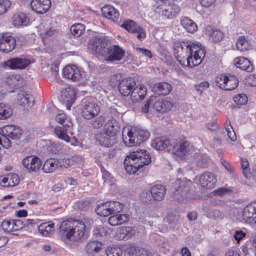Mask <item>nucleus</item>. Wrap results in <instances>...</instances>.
I'll return each instance as SVG.
<instances>
[{
	"mask_svg": "<svg viewBox=\"0 0 256 256\" xmlns=\"http://www.w3.org/2000/svg\"><path fill=\"white\" fill-rule=\"evenodd\" d=\"M150 162L151 157L149 153L145 150H139L126 156L124 164L128 174H134L144 170L146 166Z\"/></svg>",
	"mask_w": 256,
	"mask_h": 256,
	"instance_id": "nucleus-1",
	"label": "nucleus"
},
{
	"mask_svg": "<svg viewBox=\"0 0 256 256\" xmlns=\"http://www.w3.org/2000/svg\"><path fill=\"white\" fill-rule=\"evenodd\" d=\"M60 231L62 236L70 240L78 242L84 237L86 226L82 220L69 219L61 223Z\"/></svg>",
	"mask_w": 256,
	"mask_h": 256,
	"instance_id": "nucleus-2",
	"label": "nucleus"
},
{
	"mask_svg": "<svg viewBox=\"0 0 256 256\" xmlns=\"http://www.w3.org/2000/svg\"><path fill=\"white\" fill-rule=\"evenodd\" d=\"M150 136V132L146 130L137 128L134 132L130 130L127 132L126 136L123 134L122 140L126 146H132L145 142Z\"/></svg>",
	"mask_w": 256,
	"mask_h": 256,
	"instance_id": "nucleus-3",
	"label": "nucleus"
},
{
	"mask_svg": "<svg viewBox=\"0 0 256 256\" xmlns=\"http://www.w3.org/2000/svg\"><path fill=\"white\" fill-rule=\"evenodd\" d=\"M80 106L82 116L88 120L96 116L100 111L99 105L90 97L84 98L81 101Z\"/></svg>",
	"mask_w": 256,
	"mask_h": 256,
	"instance_id": "nucleus-4",
	"label": "nucleus"
},
{
	"mask_svg": "<svg viewBox=\"0 0 256 256\" xmlns=\"http://www.w3.org/2000/svg\"><path fill=\"white\" fill-rule=\"evenodd\" d=\"M187 42H176L174 44V54L176 60L182 66H188L190 62L192 60V56L190 54Z\"/></svg>",
	"mask_w": 256,
	"mask_h": 256,
	"instance_id": "nucleus-5",
	"label": "nucleus"
},
{
	"mask_svg": "<svg viewBox=\"0 0 256 256\" xmlns=\"http://www.w3.org/2000/svg\"><path fill=\"white\" fill-rule=\"evenodd\" d=\"M192 182L186 178H177L172 188V196L176 200H181L186 196Z\"/></svg>",
	"mask_w": 256,
	"mask_h": 256,
	"instance_id": "nucleus-6",
	"label": "nucleus"
},
{
	"mask_svg": "<svg viewBox=\"0 0 256 256\" xmlns=\"http://www.w3.org/2000/svg\"><path fill=\"white\" fill-rule=\"evenodd\" d=\"M215 82L217 86L225 90H232L235 89L239 82L237 76L230 74L218 75L216 78Z\"/></svg>",
	"mask_w": 256,
	"mask_h": 256,
	"instance_id": "nucleus-7",
	"label": "nucleus"
},
{
	"mask_svg": "<svg viewBox=\"0 0 256 256\" xmlns=\"http://www.w3.org/2000/svg\"><path fill=\"white\" fill-rule=\"evenodd\" d=\"M168 0H160L155 9L156 13L161 14L164 19H172L179 12L180 8L174 4H166Z\"/></svg>",
	"mask_w": 256,
	"mask_h": 256,
	"instance_id": "nucleus-8",
	"label": "nucleus"
},
{
	"mask_svg": "<svg viewBox=\"0 0 256 256\" xmlns=\"http://www.w3.org/2000/svg\"><path fill=\"white\" fill-rule=\"evenodd\" d=\"M31 64L30 59L28 56L10 58L2 64V68L10 70H24Z\"/></svg>",
	"mask_w": 256,
	"mask_h": 256,
	"instance_id": "nucleus-9",
	"label": "nucleus"
},
{
	"mask_svg": "<svg viewBox=\"0 0 256 256\" xmlns=\"http://www.w3.org/2000/svg\"><path fill=\"white\" fill-rule=\"evenodd\" d=\"M106 54H103L106 61L116 62L122 60L124 54V51L118 46H108L107 47Z\"/></svg>",
	"mask_w": 256,
	"mask_h": 256,
	"instance_id": "nucleus-10",
	"label": "nucleus"
},
{
	"mask_svg": "<svg viewBox=\"0 0 256 256\" xmlns=\"http://www.w3.org/2000/svg\"><path fill=\"white\" fill-rule=\"evenodd\" d=\"M72 127V124H66L65 125L56 126L54 130V132L58 138L68 142H70V135L73 134Z\"/></svg>",
	"mask_w": 256,
	"mask_h": 256,
	"instance_id": "nucleus-11",
	"label": "nucleus"
},
{
	"mask_svg": "<svg viewBox=\"0 0 256 256\" xmlns=\"http://www.w3.org/2000/svg\"><path fill=\"white\" fill-rule=\"evenodd\" d=\"M122 27L129 32L136 34V38L140 40H143L146 38V32L144 29L132 20L125 21L122 24Z\"/></svg>",
	"mask_w": 256,
	"mask_h": 256,
	"instance_id": "nucleus-12",
	"label": "nucleus"
},
{
	"mask_svg": "<svg viewBox=\"0 0 256 256\" xmlns=\"http://www.w3.org/2000/svg\"><path fill=\"white\" fill-rule=\"evenodd\" d=\"M242 219L247 224L256 223V201L250 203L244 208Z\"/></svg>",
	"mask_w": 256,
	"mask_h": 256,
	"instance_id": "nucleus-13",
	"label": "nucleus"
},
{
	"mask_svg": "<svg viewBox=\"0 0 256 256\" xmlns=\"http://www.w3.org/2000/svg\"><path fill=\"white\" fill-rule=\"evenodd\" d=\"M16 45L15 38L8 34H4L0 36V50L8 53L14 48Z\"/></svg>",
	"mask_w": 256,
	"mask_h": 256,
	"instance_id": "nucleus-14",
	"label": "nucleus"
},
{
	"mask_svg": "<svg viewBox=\"0 0 256 256\" xmlns=\"http://www.w3.org/2000/svg\"><path fill=\"white\" fill-rule=\"evenodd\" d=\"M22 163L24 168L31 172H38L42 162L38 157L35 156H30L24 158L22 160Z\"/></svg>",
	"mask_w": 256,
	"mask_h": 256,
	"instance_id": "nucleus-15",
	"label": "nucleus"
},
{
	"mask_svg": "<svg viewBox=\"0 0 256 256\" xmlns=\"http://www.w3.org/2000/svg\"><path fill=\"white\" fill-rule=\"evenodd\" d=\"M91 48L94 50L96 53L100 55L103 56L106 53V50L108 46V44L106 40L101 37H94L90 42Z\"/></svg>",
	"mask_w": 256,
	"mask_h": 256,
	"instance_id": "nucleus-16",
	"label": "nucleus"
},
{
	"mask_svg": "<svg viewBox=\"0 0 256 256\" xmlns=\"http://www.w3.org/2000/svg\"><path fill=\"white\" fill-rule=\"evenodd\" d=\"M135 85V80L132 78L122 79L118 84V91L122 95L128 96L132 91Z\"/></svg>",
	"mask_w": 256,
	"mask_h": 256,
	"instance_id": "nucleus-17",
	"label": "nucleus"
},
{
	"mask_svg": "<svg viewBox=\"0 0 256 256\" xmlns=\"http://www.w3.org/2000/svg\"><path fill=\"white\" fill-rule=\"evenodd\" d=\"M217 182L216 176L210 172L202 174L199 178L200 185L206 188L211 189L214 188Z\"/></svg>",
	"mask_w": 256,
	"mask_h": 256,
	"instance_id": "nucleus-18",
	"label": "nucleus"
},
{
	"mask_svg": "<svg viewBox=\"0 0 256 256\" xmlns=\"http://www.w3.org/2000/svg\"><path fill=\"white\" fill-rule=\"evenodd\" d=\"M172 140L166 136H162L154 140L151 144L152 146L158 150H166L170 152L172 148Z\"/></svg>",
	"mask_w": 256,
	"mask_h": 256,
	"instance_id": "nucleus-19",
	"label": "nucleus"
},
{
	"mask_svg": "<svg viewBox=\"0 0 256 256\" xmlns=\"http://www.w3.org/2000/svg\"><path fill=\"white\" fill-rule=\"evenodd\" d=\"M60 99L62 103L65 104L66 108L70 110L76 99L74 90L70 88H66L64 89L61 92Z\"/></svg>",
	"mask_w": 256,
	"mask_h": 256,
	"instance_id": "nucleus-20",
	"label": "nucleus"
},
{
	"mask_svg": "<svg viewBox=\"0 0 256 256\" xmlns=\"http://www.w3.org/2000/svg\"><path fill=\"white\" fill-rule=\"evenodd\" d=\"M50 6V0H32L30 2L32 10L39 14L46 13Z\"/></svg>",
	"mask_w": 256,
	"mask_h": 256,
	"instance_id": "nucleus-21",
	"label": "nucleus"
},
{
	"mask_svg": "<svg viewBox=\"0 0 256 256\" xmlns=\"http://www.w3.org/2000/svg\"><path fill=\"white\" fill-rule=\"evenodd\" d=\"M96 139L100 144L106 147L112 146L117 142L116 136L110 135L104 130L96 134Z\"/></svg>",
	"mask_w": 256,
	"mask_h": 256,
	"instance_id": "nucleus-22",
	"label": "nucleus"
},
{
	"mask_svg": "<svg viewBox=\"0 0 256 256\" xmlns=\"http://www.w3.org/2000/svg\"><path fill=\"white\" fill-rule=\"evenodd\" d=\"M172 153L178 156L182 157L189 151V146L186 142L179 141L176 142L172 140Z\"/></svg>",
	"mask_w": 256,
	"mask_h": 256,
	"instance_id": "nucleus-23",
	"label": "nucleus"
},
{
	"mask_svg": "<svg viewBox=\"0 0 256 256\" xmlns=\"http://www.w3.org/2000/svg\"><path fill=\"white\" fill-rule=\"evenodd\" d=\"M63 76L66 78L73 81H78L82 78V74L79 70L74 66H66L63 69Z\"/></svg>",
	"mask_w": 256,
	"mask_h": 256,
	"instance_id": "nucleus-24",
	"label": "nucleus"
},
{
	"mask_svg": "<svg viewBox=\"0 0 256 256\" xmlns=\"http://www.w3.org/2000/svg\"><path fill=\"white\" fill-rule=\"evenodd\" d=\"M153 108L157 112H168L174 106V103L172 102L161 99H157L155 96H153Z\"/></svg>",
	"mask_w": 256,
	"mask_h": 256,
	"instance_id": "nucleus-25",
	"label": "nucleus"
},
{
	"mask_svg": "<svg viewBox=\"0 0 256 256\" xmlns=\"http://www.w3.org/2000/svg\"><path fill=\"white\" fill-rule=\"evenodd\" d=\"M147 92L146 86L140 84L134 88L130 95V98L134 102H137L144 98Z\"/></svg>",
	"mask_w": 256,
	"mask_h": 256,
	"instance_id": "nucleus-26",
	"label": "nucleus"
},
{
	"mask_svg": "<svg viewBox=\"0 0 256 256\" xmlns=\"http://www.w3.org/2000/svg\"><path fill=\"white\" fill-rule=\"evenodd\" d=\"M20 178L17 174H9L0 177V184L4 187L14 186L19 183Z\"/></svg>",
	"mask_w": 256,
	"mask_h": 256,
	"instance_id": "nucleus-27",
	"label": "nucleus"
},
{
	"mask_svg": "<svg viewBox=\"0 0 256 256\" xmlns=\"http://www.w3.org/2000/svg\"><path fill=\"white\" fill-rule=\"evenodd\" d=\"M16 98L20 105L26 107H31L33 106L34 98L30 94L20 92L17 94Z\"/></svg>",
	"mask_w": 256,
	"mask_h": 256,
	"instance_id": "nucleus-28",
	"label": "nucleus"
},
{
	"mask_svg": "<svg viewBox=\"0 0 256 256\" xmlns=\"http://www.w3.org/2000/svg\"><path fill=\"white\" fill-rule=\"evenodd\" d=\"M120 126L118 122L115 119L108 120L104 125L102 130L114 136H116V132L120 130Z\"/></svg>",
	"mask_w": 256,
	"mask_h": 256,
	"instance_id": "nucleus-29",
	"label": "nucleus"
},
{
	"mask_svg": "<svg viewBox=\"0 0 256 256\" xmlns=\"http://www.w3.org/2000/svg\"><path fill=\"white\" fill-rule=\"evenodd\" d=\"M166 189L162 184H157L150 188L152 198L156 201L162 200L166 194Z\"/></svg>",
	"mask_w": 256,
	"mask_h": 256,
	"instance_id": "nucleus-30",
	"label": "nucleus"
},
{
	"mask_svg": "<svg viewBox=\"0 0 256 256\" xmlns=\"http://www.w3.org/2000/svg\"><path fill=\"white\" fill-rule=\"evenodd\" d=\"M234 65L240 69L251 72L253 70V66L250 62L244 57H239L235 58L234 61Z\"/></svg>",
	"mask_w": 256,
	"mask_h": 256,
	"instance_id": "nucleus-31",
	"label": "nucleus"
},
{
	"mask_svg": "<svg viewBox=\"0 0 256 256\" xmlns=\"http://www.w3.org/2000/svg\"><path fill=\"white\" fill-rule=\"evenodd\" d=\"M102 14L106 18L110 19L113 21L117 20L120 16L118 10L113 6L110 5H106L102 8Z\"/></svg>",
	"mask_w": 256,
	"mask_h": 256,
	"instance_id": "nucleus-32",
	"label": "nucleus"
},
{
	"mask_svg": "<svg viewBox=\"0 0 256 256\" xmlns=\"http://www.w3.org/2000/svg\"><path fill=\"white\" fill-rule=\"evenodd\" d=\"M12 22L14 26H26L28 24L30 20L25 14L19 12L14 14Z\"/></svg>",
	"mask_w": 256,
	"mask_h": 256,
	"instance_id": "nucleus-33",
	"label": "nucleus"
},
{
	"mask_svg": "<svg viewBox=\"0 0 256 256\" xmlns=\"http://www.w3.org/2000/svg\"><path fill=\"white\" fill-rule=\"evenodd\" d=\"M129 220L130 215L128 214H116L109 218L108 222L111 226H116L126 223Z\"/></svg>",
	"mask_w": 256,
	"mask_h": 256,
	"instance_id": "nucleus-34",
	"label": "nucleus"
},
{
	"mask_svg": "<svg viewBox=\"0 0 256 256\" xmlns=\"http://www.w3.org/2000/svg\"><path fill=\"white\" fill-rule=\"evenodd\" d=\"M4 130L8 137L12 140H14L20 139L22 133V130L21 128L12 125L5 126Z\"/></svg>",
	"mask_w": 256,
	"mask_h": 256,
	"instance_id": "nucleus-35",
	"label": "nucleus"
},
{
	"mask_svg": "<svg viewBox=\"0 0 256 256\" xmlns=\"http://www.w3.org/2000/svg\"><path fill=\"white\" fill-rule=\"evenodd\" d=\"M134 230L130 226L122 227L116 232V236L120 240H126L134 235Z\"/></svg>",
	"mask_w": 256,
	"mask_h": 256,
	"instance_id": "nucleus-36",
	"label": "nucleus"
},
{
	"mask_svg": "<svg viewBox=\"0 0 256 256\" xmlns=\"http://www.w3.org/2000/svg\"><path fill=\"white\" fill-rule=\"evenodd\" d=\"M153 90L158 94L166 96L168 94L171 90V86L166 82H159L155 84L153 88Z\"/></svg>",
	"mask_w": 256,
	"mask_h": 256,
	"instance_id": "nucleus-37",
	"label": "nucleus"
},
{
	"mask_svg": "<svg viewBox=\"0 0 256 256\" xmlns=\"http://www.w3.org/2000/svg\"><path fill=\"white\" fill-rule=\"evenodd\" d=\"M180 23L182 26L188 32L193 34L198 29L196 24L188 17H183L180 19Z\"/></svg>",
	"mask_w": 256,
	"mask_h": 256,
	"instance_id": "nucleus-38",
	"label": "nucleus"
},
{
	"mask_svg": "<svg viewBox=\"0 0 256 256\" xmlns=\"http://www.w3.org/2000/svg\"><path fill=\"white\" fill-rule=\"evenodd\" d=\"M206 34L210 36L214 42H218L223 38L222 32L211 26H207L205 30Z\"/></svg>",
	"mask_w": 256,
	"mask_h": 256,
	"instance_id": "nucleus-39",
	"label": "nucleus"
},
{
	"mask_svg": "<svg viewBox=\"0 0 256 256\" xmlns=\"http://www.w3.org/2000/svg\"><path fill=\"white\" fill-rule=\"evenodd\" d=\"M206 52L204 48H199L198 52L192 54V60L190 62V64H188L189 67H193L198 65L201 63L202 59L204 58Z\"/></svg>",
	"mask_w": 256,
	"mask_h": 256,
	"instance_id": "nucleus-40",
	"label": "nucleus"
},
{
	"mask_svg": "<svg viewBox=\"0 0 256 256\" xmlns=\"http://www.w3.org/2000/svg\"><path fill=\"white\" fill-rule=\"evenodd\" d=\"M130 256H160L152 254L148 250L138 246L131 247L129 252Z\"/></svg>",
	"mask_w": 256,
	"mask_h": 256,
	"instance_id": "nucleus-41",
	"label": "nucleus"
},
{
	"mask_svg": "<svg viewBox=\"0 0 256 256\" xmlns=\"http://www.w3.org/2000/svg\"><path fill=\"white\" fill-rule=\"evenodd\" d=\"M102 243L99 241H91L86 244V250L90 254H93L94 252L98 253L102 249Z\"/></svg>",
	"mask_w": 256,
	"mask_h": 256,
	"instance_id": "nucleus-42",
	"label": "nucleus"
},
{
	"mask_svg": "<svg viewBox=\"0 0 256 256\" xmlns=\"http://www.w3.org/2000/svg\"><path fill=\"white\" fill-rule=\"evenodd\" d=\"M58 168L57 159H48L44 162L42 170L44 172L48 173L53 172Z\"/></svg>",
	"mask_w": 256,
	"mask_h": 256,
	"instance_id": "nucleus-43",
	"label": "nucleus"
},
{
	"mask_svg": "<svg viewBox=\"0 0 256 256\" xmlns=\"http://www.w3.org/2000/svg\"><path fill=\"white\" fill-rule=\"evenodd\" d=\"M40 234L44 236H48L54 231V224L44 222L38 226Z\"/></svg>",
	"mask_w": 256,
	"mask_h": 256,
	"instance_id": "nucleus-44",
	"label": "nucleus"
},
{
	"mask_svg": "<svg viewBox=\"0 0 256 256\" xmlns=\"http://www.w3.org/2000/svg\"><path fill=\"white\" fill-rule=\"evenodd\" d=\"M95 210L96 214L101 216H106L112 214L107 202L98 205Z\"/></svg>",
	"mask_w": 256,
	"mask_h": 256,
	"instance_id": "nucleus-45",
	"label": "nucleus"
},
{
	"mask_svg": "<svg viewBox=\"0 0 256 256\" xmlns=\"http://www.w3.org/2000/svg\"><path fill=\"white\" fill-rule=\"evenodd\" d=\"M236 44L238 50L242 52L248 50L250 46V42L244 36H241L238 38Z\"/></svg>",
	"mask_w": 256,
	"mask_h": 256,
	"instance_id": "nucleus-46",
	"label": "nucleus"
},
{
	"mask_svg": "<svg viewBox=\"0 0 256 256\" xmlns=\"http://www.w3.org/2000/svg\"><path fill=\"white\" fill-rule=\"evenodd\" d=\"M12 110L10 105L0 103V119H6L12 116Z\"/></svg>",
	"mask_w": 256,
	"mask_h": 256,
	"instance_id": "nucleus-47",
	"label": "nucleus"
},
{
	"mask_svg": "<svg viewBox=\"0 0 256 256\" xmlns=\"http://www.w3.org/2000/svg\"><path fill=\"white\" fill-rule=\"evenodd\" d=\"M116 154L115 150H108V152H105L101 156H100V160L102 164H108L110 160L116 156Z\"/></svg>",
	"mask_w": 256,
	"mask_h": 256,
	"instance_id": "nucleus-48",
	"label": "nucleus"
},
{
	"mask_svg": "<svg viewBox=\"0 0 256 256\" xmlns=\"http://www.w3.org/2000/svg\"><path fill=\"white\" fill-rule=\"evenodd\" d=\"M178 217L172 214L168 213L164 219V222L170 228H174L178 223Z\"/></svg>",
	"mask_w": 256,
	"mask_h": 256,
	"instance_id": "nucleus-49",
	"label": "nucleus"
},
{
	"mask_svg": "<svg viewBox=\"0 0 256 256\" xmlns=\"http://www.w3.org/2000/svg\"><path fill=\"white\" fill-rule=\"evenodd\" d=\"M106 122V118L103 116H100L90 122V126L94 129L101 128Z\"/></svg>",
	"mask_w": 256,
	"mask_h": 256,
	"instance_id": "nucleus-50",
	"label": "nucleus"
},
{
	"mask_svg": "<svg viewBox=\"0 0 256 256\" xmlns=\"http://www.w3.org/2000/svg\"><path fill=\"white\" fill-rule=\"evenodd\" d=\"M85 30V26L82 24H76L72 25L70 28L72 34L78 37L83 34Z\"/></svg>",
	"mask_w": 256,
	"mask_h": 256,
	"instance_id": "nucleus-51",
	"label": "nucleus"
},
{
	"mask_svg": "<svg viewBox=\"0 0 256 256\" xmlns=\"http://www.w3.org/2000/svg\"><path fill=\"white\" fill-rule=\"evenodd\" d=\"M76 160V157L72 158H64L57 160L58 166L60 168H68L72 166L74 162Z\"/></svg>",
	"mask_w": 256,
	"mask_h": 256,
	"instance_id": "nucleus-52",
	"label": "nucleus"
},
{
	"mask_svg": "<svg viewBox=\"0 0 256 256\" xmlns=\"http://www.w3.org/2000/svg\"><path fill=\"white\" fill-rule=\"evenodd\" d=\"M241 168L242 170V172L246 178H250V169L249 168V162L246 158L241 159Z\"/></svg>",
	"mask_w": 256,
	"mask_h": 256,
	"instance_id": "nucleus-53",
	"label": "nucleus"
},
{
	"mask_svg": "<svg viewBox=\"0 0 256 256\" xmlns=\"http://www.w3.org/2000/svg\"><path fill=\"white\" fill-rule=\"evenodd\" d=\"M107 202L112 214L118 212L122 208V204L118 202L110 201Z\"/></svg>",
	"mask_w": 256,
	"mask_h": 256,
	"instance_id": "nucleus-54",
	"label": "nucleus"
},
{
	"mask_svg": "<svg viewBox=\"0 0 256 256\" xmlns=\"http://www.w3.org/2000/svg\"><path fill=\"white\" fill-rule=\"evenodd\" d=\"M101 171L102 174V178L104 182L107 183L110 185L114 183V179L111 176L110 172L107 171L103 166H102Z\"/></svg>",
	"mask_w": 256,
	"mask_h": 256,
	"instance_id": "nucleus-55",
	"label": "nucleus"
},
{
	"mask_svg": "<svg viewBox=\"0 0 256 256\" xmlns=\"http://www.w3.org/2000/svg\"><path fill=\"white\" fill-rule=\"evenodd\" d=\"M107 256H122V251L118 246L108 247L106 250Z\"/></svg>",
	"mask_w": 256,
	"mask_h": 256,
	"instance_id": "nucleus-56",
	"label": "nucleus"
},
{
	"mask_svg": "<svg viewBox=\"0 0 256 256\" xmlns=\"http://www.w3.org/2000/svg\"><path fill=\"white\" fill-rule=\"evenodd\" d=\"M55 120L60 126L65 125L66 124H72L71 122L68 118L66 114L64 112L57 114L55 117Z\"/></svg>",
	"mask_w": 256,
	"mask_h": 256,
	"instance_id": "nucleus-57",
	"label": "nucleus"
},
{
	"mask_svg": "<svg viewBox=\"0 0 256 256\" xmlns=\"http://www.w3.org/2000/svg\"><path fill=\"white\" fill-rule=\"evenodd\" d=\"M46 68L48 71L46 74L48 76L52 77V78H56L58 71V67L57 64H52L50 66H48Z\"/></svg>",
	"mask_w": 256,
	"mask_h": 256,
	"instance_id": "nucleus-58",
	"label": "nucleus"
},
{
	"mask_svg": "<svg viewBox=\"0 0 256 256\" xmlns=\"http://www.w3.org/2000/svg\"><path fill=\"white\" fill-rule=\"evenodd\" d=\"M225 131H224L222 134H225L226 132L228 137L231 140V141L234 142L236 139V136L234 132V131L232 127L230 125V122H229V125L226 128Z\"/></svg>",
	"mask_w": 256,
	"mask_h": 256,
	"instance_id": "nucleus-59",
	"label": "nucleus"
},
{
	"mask_svg": "<svg viewBox=\"0 0 256 256\" xmlns=\"http://www.w3.org/2000/svg\"><path fill=\"white\" fill-rule=\"evenodd\" d=\"M187 44H190L188 46V50L190 54H191L192 56V54L196 53V52H198L199 48H204L199 42H187Z\"/></svg>",
	"mask_w": 256,
	"mask_h": 256,
	"instance_id": "nucleus-60",
	"label": "nucleus"
},
{
	"mask_svg": "<svg viewBox=\"0 0 256 256\" xmlns=\"http://www.w3.org/2000/svg\"><path fill=\"white\" fill-rule=\"evenodd\" d=\"M141 200L146 203L150 202L152 200V194L150 191L147 190H144L140 196Z\"/></svg>",
	"mask_w": 256,
	"mask_h": 256,
	"instance_id": "nucleus-61",
	"label": "nucleus"
},
{
	"mask_svg": "<svg viewBox=\"0 0 256 256\" xmlns=\"http://www.w3.org/2000/svg\"><path fill=\"white\" fill-rule=\"evenodd\" d=\"M1 228L5 232H14L12 220H4L2 222Z\"/></svg>",
	"mask_w": 256,
	"mask_h": 256,
	"instance_id": "nucleus-62",
	"label": "nucleus"
},
{
	"mask_svg": "<svg viewBox=\"0 0 256 256\" xmlns=\"http://www.w3.org/2000/svg\"><path fill=\"white\" fill-rule=\"evenodd\" d=\"M4 134H2L0 136V144H2L4 148H8L11 146V142L6 132H4V130H2Z\"/></svg>",
	"mask_w": 256,
	"mask_h": 256,
	"instance_id": "nucleus-63",
	"label": "nucleus"
},
{
	"mask_svg": "<svg viewBox=\"0 0 256 256\" xmlns=\"http://www.w3.org/2000/svg\"><path fill=\"white\" fill-rule=\"evenodd\" d=\"M234 102L240 105L245 104L248 101L247 96L244 94H240L234 96L233 98Z\"/></svg>",
	"mask_w": 256,
	"mask_h": 256,
	"instance_id": "nucleus-64",
	"label": "nucleus"
}]
</instances>
